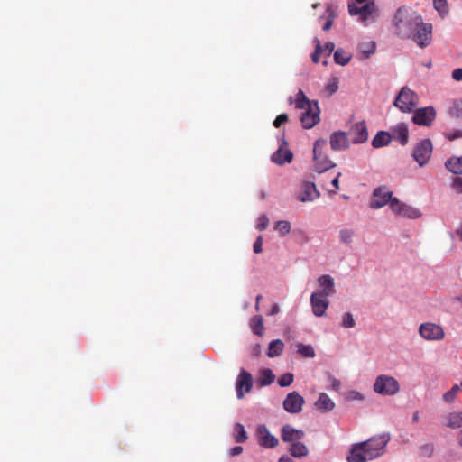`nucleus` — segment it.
<instances>
[{"instance_id":"603ef678","label":"nucleus","mask_w":462,"mask_h":462,"mask_svg":"<svg viewBox=\"0 0 462 462\" xmlns=\"http://www.w3.org/2000/svg\"><path fill=\"white\" fill-rule=\"evenodd\" d=\"M263 251V237L258 236L254 243V252L255 254H260Z\"/></svg>"},{"instance_id":"20e7f679","label":"nucleus","mask_w":462,"mask_h":462,"mask_svg":"<svg viewBox=\"0 0 462 462\" xmlns=\"http://www.w3.org/2000/svg\"><path fill=\"white\" fill-rule=\"evenodd\" d=\"M326 145L327 141L325 139H318L314 143L313 160L315 162V169L319 172H324L336 166V164L322 152V150Z\"/></svg>"},{"instance_id":"6e6552de","label":"nucleus","mask_w":462,"mask_h":462,"mask_svg":"<svg viewBox=\"0 0 462 462\" xmlns=\"http://www.w3.org/2000/svg\"><path fill=\"white\" fill-rule=\"evenodd\" d=\"M319 106L318 101L312 102L309 107L305 108V112L300 116L302 126L306 129H310L315 126L320 120L319 118Z\"/></svg>"},{"instance_id":"774afa93","label":"nucleus","mask_w":462,"mask_h":462,"mask_svg":"<svg viewBox=\"0 0 462 462\" xmlns=\"http://www.w3.org/2000/svg\"><path fill=\"white\" fill-rule=\"evenodd\" d=\"M457 300L462 303V295L457 297Z\"/></svg>"},{"instance_id":"b1692460","label":"nucleus","mask_w":462,"mask_h":462,"mask_svg":"<svg viewBox=\"0 0 462 462\" xmlns=\"http://www.w3.org/2000/svg\"><path fill=\"white\" fill-rule=\"evenodd\" d=\"M288 450L292 457L297 458L307 457L309 454L307 446L300 441L292 443Z\"/></svg>"},{"instance_id":"7c9ffc66","label":"nucleus","mask_w":462,"mask_h":462,"mask_svg":"<svg viewBox=\"0 0 462 462\" xmlns=\"http://www.w3.org/2000/svg\"><path fill=\"white\" fill-rule=\"evenodd\" d=\"M312 102L313 101H310L301 89L299 90L294 101L295 106L298 109H305L309 107V105L312 104Z\"/></svg>"},{"instance_id":"6e6d98bb","label":"nucleus","mask_w":462,"mask_h":462,"mask_svg":"<svg viewBox=\"0 0 462 462\" xmlns=\"http://www.w3.org/2000/svg\"><path fill=\"white\" fill-rule=\"evenodd\" d=\"M337 89H338V85H337V81L331 82V83L328 84L326 87V90L329 94L335 93Z\"/></svg>"},{"instance_id":"72a5a7b5","label":"nucleus","mask_w":462,"mask_h":462,"mask_svg":"<svg viewBox=\"0 0 462 462\" xmlns=\"http://www.w3.org/2000/svg\"><path fill=\"white\" fill-rule=\"evenodd\" d=\"M433 7L441 17H445L448 13V0H432Z\"/></svg>"},{"instance_id":"c03bdc74","label":"nucleus","mask_w":462,"mask_h":462,"mask_svg":"<svg viewBox=\"0 0 462 462\" xmlns=\"http://www.w3.org/2000/svg\"><path fill=\"white\" fill-rule=\"evenodd\" d=\"M293 379H294V376L291 373H286L284 374H282L279 380H278V384L281 386V387H286V386H289L291 385L292 383H293Z\"/></svg>"},{"instance_id":"412c9836","label":"nucleus","mask_w":462,"mask_h":462,"mask_svg":"<svg viewBox=\"0 0 462 462\" xmlns=\"http://www.w3.org/2000/svg\"><path fill=\"white\" fill-rule=\"evenodd\" d=\"M444 427L450 429L462 428V411H454L445 413L441 418Z\"/></svg>"},{"instance_id":"393cba45","label":"nucleus","mask_w":462,"mask_h":462,"mask_svg":"<svg viewBox=\"0 0 462 462\" xmlns=\"http://www.w3.org/2000/svg\"><path fill=\"white\" fill-rule=\"evenodd\" d=\"M447 169L454 174H462V156L451 157L446 162Z\"/></svg>"},{"instance_id":"4d7b16f0","label":"nucleus","mask_w":462,"mask_h":462,"mask_svg":"<svg viewBox=\"0 0 462 462\" xmlns=\"http://www.w3.org/2000/svg\"><path fill=\"white\" fill-rule=\"evenodd\" d=\"M329 382L331 383L332 389H334L335 391H338L339 390L340 384H341L339 380H337L334 376H329Z\"/></svg>"},{"instance_id":"7ed1b4c3","label":"nucleus","mask_w":462,"mask_h":462,"mask_svg":"<svg viewBox=\"0 0 462 462\" xmlns=\"http://www.w3.org/2000/svg\"><path fill=\"white\" fill-rule=\"evenodd\" d=\"M392 140H398L402 145H404V125L398 124L392 128V133L386 131H379L372 140L374 148H381L390 143Z\"/></svg>"},{"instance_id":"2eb2a0df","label":"nucleus","mask_w":462,"mask_h":462,"mask_svg":"<svg viewBox=\"0 0 462 462\" xmlns=\"http://www.w3.org/2000/svg\"><path fill=\"white\" fill-rule=\"evenodd\" d=\"M257 435L259 444L265 448H273L279 443L278 439L272 435L264 425L258 427Z\"/></svg>"},{"instance_id":"e2e57ef3","label":"nucleus","mask_w":462,"mask_h":462,"mask_svg":"<svg viewBox=\"0 0 462 462\" xmlns=\"http://www.w3.org/2000/svg\"><path fill=\"white\" fill-rule=\"evenodd\" d=\"M279 462H294L290 457L283 455L279 458Z\"/></svg>"},{"instance_id":"5701e85b","label":"nucleus","mask_w":462,"mask_h":462,"mask_svg":"<svg viewBox=\"0 0 462 462\" xmlns=\"http://www.w3.org/2000/svg\"><path fill=\"white\" fill-rule=\"evenodd\" d=\"M315 406L322 412H328L335 408V403L327 393H322L315 402Z\"/></svg>"},{"instance_id":"9d476101","label":"nucleus","mask_w":462,"mask_h":462,"mask_svg":"<svg viewBox=\"0 0 462 462\" xmlns=\"http://www.w3.org/2000/svg\"><path fill=\"white\" fill-rule=\"evenodd\" d=\"M393 197V192L390 191L385 186L376 188L370 201L371 208H381L387 205Z\"/></svg>"},{"instance_id":"58836bf2","label":"nucleus","mask_w":462,"mask_h":462,"mask_svg":"<svg viewBox=\"0 0 462 462\" xmlns=\"http://www.w3.org/2000/svg\"><path fill=\"white\" fill-rule=\"evenodd\" d=\"M275 230L279 231L282 236H285L291 232V223L286 220H280L275 224Z\"/></svg>"},{"instance_id":"f8f14e48","label":"nucleus","mask_w":462,"mask_h":462,"mask_svg":"<svg viewBox=\"0 0 462 462\" xmlns=\"http://www.w3.org/2000/svg\"><path fill=\"white\" fill-rule=\"evenodd\" d=\"M348 12L350 15H359L360 21H366L375 12L374 2L370 1L358 7L356 3L348 4Z\"/></svg>"},{"instance_id":"1a4fd4ad","label":"nucleus","mask_w":462,"mask_h":462,"mask_svg":"<svg viewBox=\"0 0 462 462\" xmlns=\"http://www.w3.org/2000/svg\"><path fill=\"white\" fill-rule=\"evenodd\" d=\"M432 152V145L430 140H422L415 147L412 157L415 162L421 167L424 166L430 158Z\"/></svg>"},{"instance_id":"f704fd0d","label":"nucleus","mask_w":462,"mask_h":462,"mask_svg":"<svg viewBox=\"0 0 462 462\" xmlns=\"http://www.w3.org/2000/svg\"><path fill=\"white\" fill-rule=\"evenodd\" d=\"M403 19H404V14L402 12V8L399 7L396 11V14H395L393 21V23L395 27V32L397 34H400L402 32V24Z\"/></svg>"},{"instance_id":"a211bd4d","label":"nucleus","mask_w":462,"mask_h":462,"mask_svg":"<svg viewBox=\"0 0 462 462\" xmlns=\"http://www.w3.org/2000/svg\"><path fill=\"white\" fill-rule=\"evenodd\" d=\"M319 191L313 182H305L298 194V199L301 202H311L319 197Z\"/></svg>"},{"instance_id":"5fc2aeb1","label":"nucleus","mask_w":462,"mask_h":462,"mask_svg":"<svg viewBox=\"0 0 462 462\" xmlns=\"http://www.w3.org/2000/svg\"><path fill=\"white\" fill-rule=\"evenodd\" d=\"M334 48H335V45L333 42H328L325 43V46H324V51L326 53L327 56H330V54L333 52L334 51Z\"/></svg>"},{"instance_id":"4be33fe9","label":"nucleus","mask_w":462,"mask_h":462,"mask_svg":"<svg viewBox=\"0 0 462 462\" xmlns=\"http://www.w3.org/2000/svg\"><path fill=\"white\" fill-rule=\"evenodd\" d=\"M318 285L320 290L317 292L319 294L329 297L336 292L334 279L328 274H323L319 277Z\"/></svg>"},{"instance_id":"6ab92c4d","label":"nucleus","mask_w":462,"mask_h":462,"mask_svg":"<svg viewBox=\"0 0 462 462\" xmlns=\"http://www.w3.org/2000/svg\"><path fill=\"white\" fill-rule=\"evenodd\" d=\"M349 134L352 136L353 143H365L368 138V132L365 123L364 121L356 123L351 127Z\"/></svg>"},{"instance_id":"a18cd8bd","label":"nucleus","mask_w":462,"mask_h":462,"mask_svg":"<svg viewBox=\"0 0 462 462\" xmlns=\"http://www.w3.org/2000/svg\"><path fill=\"white\" fill-rule=\"evenodd\" d=\"M450 187L454 192H456L457 194L462 195V178L461 177L453 178Z\"/></svg>"},{"instance_id":"37998d69","label":"nucleus","mask_w":462,"mask_h":462,"mask_svg":"<svg viewBox=\"0 0 462 462\" xmlns=\"http://www.w3.org/2000/svg\"><path fill=\"white\" fill-rule=\"evenodd\" d=\"M388 205H389L391 210L395 214H400L402 210V202L395 197H392Z\"/></svg>"},{"instance_id":"e433bc0d","label":"nucleus","mask_w":462,"mask_h":462,"mask_svg":"<svg viewBox=\"0 0 462 462\" xmlns=\"http://www.w3.org/2000/svg\"><path fill=\"white\" fill-rule=\"evenodd\" d=\"M449 114L453 117L462 119V99L455 100L449 109Z\"/></svg>"},{"instance_id":"79ce46f5","label":"nucleus","mask_w":462,"mask_h":462,"mask_svg":"<svg viewBox=\"0 0 462 462\" xmlns=\"http://www.w3.org/2000/svg\"><path fill=\"white\" fill-rule=\"evenodd\" d=\"M354 236V231L352 229H341L339 231L340 241L344 244H350Z\"/></svg>"},{"instance_id":"423d86ee","label":"nucleus","mask_w":462,"mask_h":462,"mask_svg":"<svg viewBox=\"0 0 462 462\" xmlns=\"http://www.w3.org/2000/svg\"><path fill=\"white\" fill-rule=\"evenodd\" d=\"M419 333L422 338L428 341L442 340L445 337V332L442 327L432 322L420 324L419 327Z\"/></svg>"},{"instance_id":"c9c22d12","label":"nucleus","mask_w":462,"mask_h":462,"mask_svg":"<svg viewBox=\"0 0 462 462\" xmlns=\"http://www.w3.org/2000/svg\"><path fill=\"white\" fill-rule=\"evenodd\" d=\"M297 349L299 354H300L304 357L312 358L315 356V350L310 345H304L302 343H299L297 345Z\"/></svg>"},{"instance_id":"cd10ccee","label":"nucleus","mask_w":462,"mask_h":462,"mask_svg":"<svg viewBox=\"0 0 462 462\" xmlns=\"http://www.w3.org/2000/svg\"><path fill=\"white\" fill-rule=\"evenodd\" d=\"M253 332L258 336H263L264 331L263 319L261 315H256L252 318L250 322Z\"/></svg>"},{"instance_id":"ddd939ff","label":"nucleus","mask_w":462,"mask_h":462,"mask_svg":"<svg viewBox=\"0 0 462 462\" xmlns=\"http://www.w3.org/2000/svg\"><path fill=\"white\" fill-rule=\"evenodd\" d=\"M328 296L313 292L310 296V304L312 312L317 317H322L325 315L326 310L329 305Z\"/></svg>"},{"instance_id":"c85d7f7f","label":"nucleus","mask_w":462,"mask_h":462,"mask_svg":"<svg viewBox=\"0 0 462 462\" xmlns=\"http://www.w3.org/2000/svg\"><path fill=\"white\" fill-rule=\"evenodd\" d=\"M275 379V376L271 369H263L258 377V384L266 386L271 384Z\"/></svg>"},{"instance_id":"13d9d810","label":"nucleus","mask_w":462,"mask_h":462,"mask_svg":"<svg viewBox=\"0 0 462 462\" xmlns=\"http://www.w3.org/2000/svg\"><path fill=\"white\" fill-rule=\"evenodd\" d=\"M452 78L456 81L462 80V69H456L452 72Z\"/></svg>"},{"instance_id":"a878e982","label":"nucleus","mask_w":462,"mask_h":462,"mask_svg":"<svg viewBox=\"0 0 462 462\" xmlns=\"http://www.w3.org/2000/svg\"><path fill=\"white\" fill-rule=\"evenodd\" d=\"M283 347H284V344L282 340H280V339L273 340L272 342H270L269 346H268V353H267L268 356L269 357L279 356L282 354Z\"/></svg>"},{"instance_id":"de8ad7c7","label":"nucleus","mask_w":462,"mask_h":462,"mask_svg":"<svg viewBox=\"0 0 462 462\" xmlns=\"http://www.w3.org/2000/svg\"><path fill=\"white\" fill-rule=\"evenodd\" d=\"M316 48H315V51L312 53L311 55V60L314 63H318L319 61V56L320 54L322 53L323 51V48L319 42V40H316Z\"/></svg>"},{"instance_id":"69168bd1","label":"nucleus","mask_w":462,"mask_h":462,"mask_svg":"<svg viewBox=\"0 0 462 462\" xmlns=\"http://www.w3.org/2000/svg\"><path fill=\"white\" fill-rule=\"evenodd\" d=\"M255 300H256V302L260 303V301L262 300V295H258Z\"/></svg>"},{"instance_id":"39448f33","label":"nucleus","mask_w":462,"mask_h":462,"mask_svg":"<svg viewBox=\"0 0 462 462\" xmlns=\"http://www.w3.org/2000/svg\"><path fill=\"white\" fill-rule=\"evenodd\" d=\"M374 390L379 394L393 395L399 391V383L391 376L380 375L375 380Z\"/></svg>"},{"instance_id":"bf43d9fd","label":"nucleus","mask_w":462,"mask_h":462,"mask_svg":"<svg viewBox=\"0 0 462 462\" xmlns=\"http://www.w3.org/2000/svg\"><path fill=\"white\" fill-rule=\"evenodd\" d=\"M243 452V447L241 446H236L232 448L229 451V455L231 457L238 456Z\"/></svg>"},{"instance_id":"2f4dec72","label":"nucleus","mask_w":462,"mask_h":462,"mask_svg":"<svg viewBox=\"0 0 462 462\" xmlns=\"http://www.w3.org/2000/svg\"><path fill=\"white\" fill-rule=\"evenodd\" d=\"M459 392H460V386L457 384H454L449 391L446 392L443 394L442 399L447 403H453V402H455L456 398H457V394L459 393Z\"/></svg>"},{"instance_id":"ea45409f","label":"nucleus","mask_w":462,"mask_h":462,"mask_svg":"<svg viewBox=\"0 0 462 462\" xmlns=\"http://www.w3.org/2000/svg\"><path fill=\"white\" fill-rule=\"evenodd\" d=\"M422 216V211L413 206H406V218L418 219Z\"/></svg>"},{"instance_id":"3c124183","label":"nucleus","mask_w":462,"mask_h":462,"mask_svg":"<svg viewBox=\"0 0 462 462\" xmlns=\"http://www.w3.org/2000/svg\"><path fill=\"white\" fill-rule=\"evenodd\" d=\"M287 121L288 116L286 114H281L273 121V126L278 128L282 125V124L286 123Z\"/></svg>"},{"instance_id":"dca6fc26","label":"nucleus","mask_w":462,"mask_h":462,"mask_svg":"<svg viewBox=\"0 0 462 462\" xmlns=\"http://www.w3.org/2000/svg\"><path fill=\"white\" fill-rule=\"evenodd\" d=\"M286 146L287 142L282 140L279 149L273 153L272 162L278 165H283L284 163H290L292 161L293 154Z\"/></svg>"},{"instance_id":"864d4df0","label":"nucleus","mask_w":462,"mask_h":462,"mask_svg":"<svg viewBox=\"0 0 462 462\" xmlns=\"http://www.w3.org/2000/svg\"><path fill=\"white\" fill-rule=\"evenodd\" d=\"M447 137L448 140H455L462 137V130H454L448 134H447Z\"/></svg>"},{"instance_id":"09e8293b","label":"nucleus","mask_w":462,"mask_h":462,"mask_svg":"<svg viewBox=\"0 0 462 462\" xmlns=\"http://www.w3.org/2000/svg\"><path fill=\"white\" fill-rule=\"evenodd\" d=\"M403 95H404V87H402L400 89L398 96L396 97L395 101H394V106L399 107L402 111H404V101H402Z\"/></svg>"},{"instance_id":"aec40b11","label":"nucleus","mask_w":462,"mask_h":462,"mask_svg":"<svg viewBox=\"0 0 462 462\" xmlns=\"http://www.w3.org/2000/svg\"><path fill=\"white\" fill-rule=\"evenodd\" d=\"M331 149L334 151L346 150L349 146L347 134L343 131L335 132L329 139Z\"/></svg>"},{"instance_id":"9b49d317","label":"nucleus","mask_w":462,"mask_h":462,"mask_svg":"<svg viewBox=\"0 0 462 462\" xmlns=\"http://www.w3.org/2000/svg\"><path fill=\"white\" fill-rule=\"evenodd\" d=\"M305 403L304 398L297 392L287 394L283 401V408L289 413H300Z\"/></svg>"},{"instance_id":"0e129e2a","label":"nucleus","mask_w":462,"mask_h":462,"mask_svg":"<svg viewBox=\"0 0 462 462\" xmlns=\"http://www.w3.org/2000/svg\"><path fill=\"white\" fill-rule=\"evenodd\" d=\"M458 442H459L460 446H462V430L459 433Z\"/></svg>"},{"instance_id":"4c0bfd02","label":"nucleus","mask_w":462,"mask_h":462,"mask_svg":"<svg viewBox=\"0 0 462 462\" xmlns=\"http://www.w3.org/2000/svg\"><path fill=\"white\" fill-rule=\"evenodd\" d=\"M376 44L374 42H368L360 45V51L364 55V58H368L372 53L375 51Z\"/></svg>"},{"instance_id":"8fccbe9b","label":"nucleus","mask_w":462,"mask_h":462,"mask_svg":"<svg viewBox=\"0 0 462 462\" xmlns=\"http://www.w3.org/2000/svg\"><path fill=\"white\" fill-rule=\"evenodd\" d=\"M269 224V219L266 216L263 215L258 219L257 227L259 230H264L267 228Z\"/></svg>"},{"instance_id":"c756f323","label":"nucleus","mask_w":462,"mask_h":462,"mask_svg":"<svg viewBox=\"0 0 462 462\" xmlns=\"http://www.w3.org/2000/svg\"><path fill=\"white\" fill-rule=\"evenodd\" d=\"M351 60V55L346 52L343 49H337L334 52V60L336 63L345 66Z\"/></svg>"},{"instance_id":"338daca9","label":"nucleus","mask_w":462,"mask_h":462,"mask_svg":"<svg viewBox=\"0 0 462 462\" xmlns=\"http://www.w3.org/2000/svg\"><path fill=\"white\" fill-rule=\"evenodd\" d=\"M418 419H419V415H418V413H415V414L413 415V420H415V421H416V420H418Z\"/></svg>"},{"instance_id":"052dcab7","label":"nucleus","mask_w":462,"mask_h":462,"mask_svg":"<svg viewBox=\"0 0 462 462\" xmlns=\"http://www.w3.org/2000/svg\"><path fill=\"white\" fill-rule=\"evenodd\" d=\"M341 176V172H338L337 175L332 180L331 184L335 188L334 193L339 189V178Z\"/></svg>"},{"instance_id":"473e14b6","label":"nucleus","mask_w":462,"mask_h":462,"mask_svg":"<svg viewBox=\"0 0 462 462\" xmlns=\"http://www.w3.org/2000/svg\"><path fill=\"white\" fill-rule=\"evenodd\" d=\"M419 103V97L416 93L406 88V112L411 111Z\"/></svg>"},{"instance_id":"f03ea898","label":"nucleus","mask_w":462,"mask_h":462,"mask_svg":"<svg viewBox=\"0 0 462 462\" xmlns=\"http://www.w3.org/2000/svg\"><path fill=\"white\" fill-rule=\"evenodd\" d=\"M406 38L420 50L429 47L433 41V26L424 22L421 15L413 12L406 21Z\"/></svg>"},{"instance_id":"4468645a","label":"nucleus","mask_w":462,"mask_h":462,"mask_svg":"<svg viewBox=\"0 0 462 462\" xmlns=\"http://www.w3.org/2000/svg\"><path fill=\"white\" fill-rule=\"evenodd\" d=\"M253 387V377L250 373L242 369L237 380H236V394L238 399H242L244 397L243 389L245 388L246 393H249Z\"/></svg>"},{"instance_id":"f257e3e1","label":"nucleus","mask_w":462,"mask_h":462,"mask_svg":"<svg viewBox=\"0 0 462 462\" xmlns=\"http://www.w3.org/2000/svg\"><path fill=\"white\" fill-rule=\"evenodd\" d=\"M390 440L386 434L374 436L366 441L354 444L346 457L347 462H366L381 457Z\"/></svg>"},{"instance_id":"a19ab883","label":"nucleus","mask_w":462,"mask_h":462,"mask_svg":"<svg viewBox=\"0 0 462 462\" xmlns=\"http://www.w3.org/2000/svg\"><path fill=\"white\" fill-rule=\"evenodd\" d=\"M326 14H328V19H327L326 23H324L322 29L324 31H328L331 28V26L334 23V19L336 17V14L332 10L331 5L327 6Z\"/></svg>"},{"instance_id":"0eeeda50","label":"nucleus","mask_w":462,"mask_h":462,"mask_svg":"<svg viewBox=\"0 0 462 462\" xmlns=\"http://www.w3.org/2000/svg\"><path fill=\"white\" fill-rule=\"evenodd\" d=\"M436 118V110L433 106L417 108L413 111L411 121L420 126H430Z\"/></svg>"},{"instance_id":"680f3d73","label":"nucleus","mask_w":462,"mask_h":462,"mask_svg":"<svg viewBox=\"0 0 462 462\" xmlns=\"http://www.w3.org/2000/svg\"><path fill=\"white\" fill-rule=\"evenodd\" d=\"M279 311H280V307H279V305H278L277 303H274V304L272 306L271 310H270L269 315H272V316H273V315H276L277 313H279Z\"/></svg>"},{"instance_id":"f3484780","label":"nucleus","mask_w":462,"mask_h":462,"mask_svg":"<svg viewBox=\"0 0 462 462\" xmlns=\"http://www.w3.org/2000/svg\"><path fill=\"white\" fill-rule=\"evenodd\" d=\"M305 433L301 430L294 429L291 425H283L281 430V438L283 442L295 443L303 439Z\"/></svg>"},{"instance_id":"49530a36","label":"nucleus","mask_w":462,"mask_h":462,"mask_svg":"<svg viewBox=\"0 0 462 462\" xmlns=\"http://www.w3.org/2000/svg\"><path fill=\"white\" fill-rule=\"evenodd\" d=\"M356 322L353 318V315L349 312L345 313L342 317V326L345 328H353L355 326Z\"/></svg>"},{"instance_id":"bb28decb","label":"nucleus","mask_w":462,"mask_h":462,"mask_svg":"<svg viewBox=\"0 0 462 462\" xmlns=\"http://www.w3.org/2000/svg\"><path fill=\"white\" fill-rule=\"evenodd\" d=\"M234 439L236 443H245L247 439V433L243 424L236 423L234 425Z\"/></svg>"}]
</instances>
